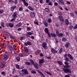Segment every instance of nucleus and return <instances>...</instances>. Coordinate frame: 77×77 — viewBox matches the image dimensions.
<instances>
[{"instance_id": "obj_1", "label": "nucleus", "mask_w": 77, "mask_h": 77, "mask_svg": "<svg viewBox=\"0 0 77 77\" xmlns=\"http://www.w3.org/2000/svg\"><path fill=\"white\" fill-rule=\"evenodd\" d=\"M55 32L56 33V35L57 36H58L59 38H62L63 37V34L62 33H60L59 34V30L57 29H56Z\"/></svg>"}, {"instance_id": "obj_2", "label": "nucleus", "mask_w": 77, "mask_h": 77, "mask_svg": "<svg viewBox=\"0 0 77 77\" xmlns=\"http://www.w3.org/2000/svg\"><path fill=\"white\" fill-rule=\"evenodd\" d=\"M21 71L22 72H23L22 73V76H24V75H26V74H27V75H28V74H29V72H28L27 69H22Z\"/></svg>"}, {"instance_id": "obj_3", "label": "nucleus", "mask_w": 77, "mask_h": 77, "mask_svg": "<svg viewBox=\"0 0 77 77\" xmlns=\"http://www.w3.org/2000/svg\"><path fill=\"white\" fill-rule=\"evenodd\" d=\"M63 69L64 72H65V73H71V70L68 68H63Z\"/></svg>"}, {"instance_id": "obj_4", "label": "nucleus", "mask_w": 77, "mask_h": 77, "mask_svg": "<svg viewBox=\"0 0 77 77\" xmlns=\"http://www.w3.org/2000/svg\"><path fill=\"white\" fill-rule=\"evenodd\" d=\"M42 47H43L45 50H47L48 48V47L47 46V43L45 42H43L42 44Z\"/></svg>"}, {"instance_id": "obj_5", "label": "nucleus", "mask_w": 77, "mask_h": 77, "mask_svg": "<svg viewBox=\"0 0 77 77\" xmlns=\"http://www.w3.org/2000/svg\"><path fill=\"white\" fill-rule=\"evenodd\" d=\"M51 51L53 54H56V53H57V50L53 48H51Z\"/></svg>"}, {"instance_id": "obj_6", "label": "nucleus", "mask_w": 77, "mask_h": 77, "mask_svg": "<svg viewBox=\"0 0 77 77\" xmlns=\"http://www.w3.org/2000/svg\"><path fill=\"white\" fill-rule=\"evenodd\" d=\"M59 18L60 19V21L63 23L65 21V19L63 18V17L62 16H59Z\"/></svg>"}, {"instance_id": "obj_7", "label": "nucleus", "mask_w": 77, "mask_h": 77, "mask_svg": "<svg viewBox=\"0 0 77 77\" xmlns=\"http://www.w3.org/2000/svg\"><path fill=\"white\" fill-rule=\"evenodd\" d=\"M32 44V42L27 41L26 42H24V45H25V46H27L28 45H31Z\"/></svg>"}, {"instance_id": "obj_8", "label": "nucleus", "mask_w": 77, "mask_h": 77, "mask_svg": "<svg viewBox=\"0 0 77 77\" xmlns=\"http://www.w3.org/2000/svg\"><path fill=\"white\" fill-rule=\"evenodd\" d=\"M18 14V12L17 11H15L13 14L12 15L13 18H17V15Z\"/></svg>"}, {"instance_id": "obj_9", "label": "nucleus", "mask_w": 77, "mask_h": 77, "mask_svg": "<svg viewBox=\"0 0 77 77\" xmlns=\"http://www.w3.org/2000/svg\"><path fill=\"white\" fill-rule=\"evenodd\" d=\"M63 0H58V1L59 4H60L61 3L63 6H65V4Z\"/></svg>"}, {"instance_id": "obj_10", "label": "nucleus", "mask_w": 77, "mask_h": 77, "mask_svg": "<svg viewBox=\"0 0 77 77\" xmlns=\"http://www.w3.org/2000/svg\"><path fill=\"white\" fill-rule=\"evenodd\" d=\"M33 35V34H32V33L30 32H27V33L26 34V36L27 38H30V35Z\"/></svg>"}, {"instance_id": "obj_11", "label": "nucleus", "mask_w": 77, "mask_h": 77, "mask_svg": "<svg viewBox=\"0 0 77 77\" xmlns=\"http://www.w3.org/2000/svg\"><path fill=\"white\" fill-rule=\"evenodd\" d=\"M37 72H38V73L39 74H40V75H41L42 76V77H45V75L39 70H37Z\"/></svg>"}, {"instance_id": "obj_12", "label": "nucleus", "mask_w": 77, "mask_h": 77, "mask_svg": "<svg viewBox=\"0 0 77 77\" xmlns=\"http://www.w3.org/2000/svg\"><path fill=\"white\" fill-rule=\"evenodd\" d=\"M35 13L33 12H31L30 13V16L31 18H34L35 17Z\"/></svg>"}, {"instance_id": "obj_13", "label": "nucleus", "mask_w": 77, "mask_h": 77, "mask_svg": "<svg viewBox=\"0 0 77 77\" xmlns=\"http://www.w3.org/2000/svg\"><path fill=\"white\" fill-rule=\"evenodd\" d=\"M4 60H8L9 59V55L5 54H4Z\"/></svg>"}, {"instance_id": "obj_14", "label": "nucleus", "mask_w": 77, "mask_h": 77, "mask_svg": "<svg viewBox=\"0 0 77 77\" xmlns=\"http://www.w3.org/2000/svg\"><path fill=\"white\" fill-rule=\"evenodd\" d=\"M16 8H17V6L16 5H14L11 8L10 11L12 12H13Z\"/></svg>"}, {"instance_id": "obj_15", "label": "nucleus", "mask_w": 77, "mask_h": 77, "mask_svg": "<svg viewBox=\"0 0 77 77\" xmlns=\"http://www.w3.org/2000/svg\"><path fill=\"white\" fill-rule=\"evenodd\" d=\"M44 58H42V59H41L39 60V63H44Z\"/></svg>"}, {"instance_id": "obj_16", "label": "nucleus", "mask_w": 77, "mask_h": 77, "mask_svg": "<svg viewBox=\"0 0 77 77\" xmlns=\"http://www.w3.org/2000/svg\"><path fill=\"white\" fill-rule=\"evenodd\" d=\"M5 37L4 38V39L6 40H7V41L9 39V35L6 34H5Z\"/></svg>"}, {"instance_id": "obj_17", "label": "nucleus", "mask_w": 77, "mask_h": 77, "mask_svg": "<svg viewBox=\"0 0 77 77\" xmlns=\"http://www.w3.org/2000/svg\"><path fill=\"white\" fill-rule=\"evenodd\" d=\"M69 45V42H66L65 45V47L66 48H68Z\"/></svg>"}, {"instance_id": "obj_18", "label": "nucleus", "mask_w": 77, "mask_h": 77, "mask_svg": "<svg viewBox=\"0 0 77 77\" xmlns=\"http://www.w3.org/2000/svg\"><path fill=\"white\" fill-rule=\"evenodd\" d=\"M62 52H63V48H61L60 49L58 53L59 54H61Z\"/></svg>"}, {"instance_id": "obj_19", "label": "nucleus", "mask_w": 77, "mask_h": 77, "mask_svg": "<svg viewBox=\"0 0 77 77\" xmlns=\"http://www.w3.org/2000/svg\"><path fill=\"white\" fill-rule=\"evenodd\" d=\"M51 35L52 37H54V38L57 37V35L54 33H51Z\"/></svg>"}, {"instance_id": "obj_20", "label": "nucleus", "mask_w": 77, "mask_h": 77, "mask_svg": "<svg viewBox=\"0 0 77 77\" xmlns=\"http://www.w3.org/2000/svg\"><path fill=\"white\" fill-rule=\"evenodd\" d=\"M65 23L66 26H68V24H69V20L68 19H66L65 20Z\"/></svg>"}, {"instance_id": "obj_21", "label": "nucleus", "mask_w": 77, "mask_h": 77, "mask_svg": "<svg viewBox=\"0 0 77 77\" xmlns=\"http://www.w3.org/2000/svg\"><path fill=\"white\" fill-rule=\"evenodd\" d=\"M68 57H69L70 59L72 60L74 59L73 57L70 54H68Z\"/></svg>"}, {"instance_id": "obj_22", "label": "nucleus", "mask_w": 77, "mask_h": 77, "mask_svg": "<svg viewBox=\"0 0 77 77\" xmlns=\"http://www.w3.org/2000/svg\"><path fill=\"white\" fill-rule=\"evenodd\" d=\"M24 51L25 52H26V53H28L29 52V49L27 48L26 47H24Z\"/></svg>"}, {"instance_id": "obj_23", "label": "nucleus", "mask_w": 77, "mask_h": 77, "mask_svg": "<svg viewBox=\"0 0 77 77\" xmlns=\"http://www.w3.org/2000/svg\"><path fill=\"white\" fill-rule=\"evenodd\" d=\"M5 66V63L4 62L2 63V64L1 66V68H3Z\"/></svg>"}, {"instance_id": "obj_24", "label": "nucleus", "mask_w": 77, "mask_h": 77, "mask_svg": "<svg viewBox=\"0 0 77 77\" xmlns=\"http://www.w3.org/2000/svg\"><path fill=\"white\" fill-rule=\"evenodd\" d=\"M45 33H50L49 32V31L48 28H45Z\"/></svg>"}, {"instance_id": "obj_25", "label": "nucleus", "mask_w": 77, "mask_h": 77, "mask_svg": "<svg viewBox=\"0 0 77 77\" xmlns=\"http://www.w3.org/2000/svg\"><path fill=\"white\" fill-rule=\"evenodd\" d=\"M25 53H23V54H20L19 55V56L20 57H23V56H26V55H25Z\"/></svg>"}, {"instance_id": "obj_26", "label": "nucleus", "mask_w": 77, "mask_h": 77, "mask_svg": "<svg viewBox=\"0 0 77 77\" xmlns=\"http://www.w3.org/2000/svg\"><path fill=\"white\" fill-rule=\"evenodd\" d=\"M43 23L44 24L45 26H46V27H47L48 26V23H47L46 21H43Z\"/></svg>"}, {"instance_id": "obj_27", "label": "nucleus", "mask_w": 77, "mask_h": 77, "mask_svg": "<svg viewBox=\"0 0 77 77\" xmlns=\"http://www.w3.org/2000/svg\"><path fill=\"white\" fill-rule=\"evenodd\" d=\"M33 65H34L35 68H36V69H38V64L37 63H35Z\"/></svg>"}, {"instance_id": "obj_28", "label": "nucleus", "mask_w": 77, "mask_h": 77, "mask_svg": "<svg viewBox=\"0 0 77 77\" xmlns=\"http://www.w3.org/2000/svg\"><path fill=\"white\" fill-rule=\"evenodd\" d=\"M28 8L29 9V10H30V11H34V9L32 7L30 6H29L28 7Z\"/></svg>"}, {"instance_id": "obj_29", "label": "nucleus", "mask_w": 77, "mask_h": 77, "mask_svg": "<svg viewBox=\"0 0 77 77\" xmlns=\"http://www.w3.org/2000/svg\"><path fill=\"white\" fill-rule=\"evenodd\" d=\"M45 11L46 12H48V13H50V11L47 8H46L45 9Z\"/></svg>"}, {"instance_id": "obj_30", "label": "nucleus", "mask_w": 77, "mask_h": 77, "mask_svg": "<svg viewBox=\"0 0 77 77\" xmlns=\"http://www.w3.org/2000/svg\"><path fill=\"white\" fill-rule=\"evenodd\" d=\"M12 70H13V71L12 72V73L13 74H14L15 72L17 71V70H15V68H14L12 69Z\"/></svg>"}, {"instance_id": "obj_31", "label": "nucleus", "mask_w": 77, "mask_h": 77, "mask_svg": "<svg viewBox=\"0 0 77 77\" xmlns=\"http://www.w3.org/2000/svg\"><path fill=\"white\" fill-rule=\"evenodd\" d=\"M9 27H10L11 28L13 27H14V24L10 23H9Z\"/></svg>"}, {"instance_id": "obj_32", "label": "nucleus", "mask_w": 77, "mask_h": 77, "mask_svg": "<svg viewBox=\"0 0 77 77\" xmlns=\"http://www.w3.org/2000/svg\"><path fill=\"white\" fill-rule=\"evenodd\" d=\"M63 67L64 68H69L70 67V66L69 65H66V66H64Z\"/></svg>"}, {"instance_id": "obj_33", "label": "nucleus", "mask_w": 77, "mask_h": 77, "mask_svg": "<svg viewBox=\"0 0 77 77\" xmlns=\"http://www.w3.org/2000/svg\"><path fill=\"white\" fill-rule=\"evenodd\" d=\"M39 53H40V51L38 50L35 52V54L36 55H38Z\"/></svg>"}, {"instance_id": "obj_34", "label": "nucleus", "mask_w": 77, "mask_h": 77, "mask_svg": "<svg viewBox=\"0 0 77 77\" xmlns=\"http://www.w3.org/2000/svg\"><path fill=\"white\" fill-rule=\"evenodd\" d=\"M8 46L10 50H12V46H11V45L8 44Z\"/></svg>"}, {"instance_id": "obj_35", "label": "nucleus", "mask_w": 77, "mask_h": 77, "mask_svg": "<svg viewBox=\"0 0 77 77\" xmlns=\"http://www.w3.org/2000/svg\"><path fill=\"white\" fill-rule=\"evenodd\" d=\"M18 0H14V2H13V3H14L15 5H17L18 4Z\"/></svg>"}, {"instance_id": "obj_36", "label": "nucleus", "mask_w": 77, "mask_h": 77, "mask_svg": "<svg viewBox=\"0 0 77 77\" xmlns=\"http://www.w3.org/2000/svg\"><path fill=\"white\" fill-rule=\"evenodd\" d=\"M29 61L31 63H32V65H34L35 63V62L33 61V60L32 59H30L29 60Z\"/></svg>"}, {"instance_id": "obj_37", "label": "nucleus", "mask_w": 77, "mask_h": 77, "mask_svg": "<svg viewBox=\"0 0 77 77\" xmlns=\"http://www.w3.org/2000/svg\"><path fill=\"white\" fill-rule=\"evenodd\" d=\"M45 72H46V73H47V74H48L49 75H52V74H51V73L50 72H49L47 71H45Z\"/></svg>"}, {"instance_id": "obj_38", "label": "nucleus", "mask_w": 77, "mask_h": 77, "mask_svg": "<svg viewBox=\"0 0 77 77\" xmlns=\"http://www.w3.org/2000/svg\"><path fill=\"white\" fill-rule=\"evenodd\" d=\"M25 64H26V65H29L30 66V65H31L32 64L31 63L28 62L27 61L25 62Z\"/></svg>"}, {"instance_id": "obj_39", "label": "nucleus", "mask_w": 77, "mask_h": 77, "mask_svg": "<svg viewBox=\"0 0 77 77\" xmlns=\"http://www.w3.org/2000/svg\"><path fill=\"white\" fill-rule=\"evenodd\" d=\"M1 25L2 26V27L3 28H4V27H5V25H5V23H4V22H2L1 23Z\"/></svg>"}, {"instance_id": "obj_40", "label": "nucleus", "mask_w": 77, "mask_h": 77, "mask_svg": "<svg viewBox=\"0 0 77 77\" xmlns=\"http://www.w3.org/2000/svg\"><path fill=\"white\" fill-rule=\"evenodd\" d=\"M62 41L63 42H66V38L64 37L62 39Z\"/></svg>"}, {"instance_id": "obj_41", "label": "nucleus", "mask_w": 77, "mask_h": 77, "mask_svg": "<svg viewBox=\"0 0 77 77\" xmlns=\"http://www.w3.org/2000/svg\"><path fill=\"white\" fill-rule=\"evenodd\" d=\"M16 67L17 69H20V65H18V64H16Z\"/></svg>"}, {"instance_id": "obj_42", "label": "nucleus", "mask_w": 77, "mask_h": 77, "mask_svg": "<svg viewBox=\"0 0 77 77\" xmlns=\"http://www.w3.org/2000/svg\"><path fill=\"white\" fill-rule=\"evenodd\" d=\"M23 5L26 6H27L29 5V3L27 2H26L24 3H23Z\"/></svg>"}, {"instance_id": "obj_43", "label": "nucleus", "mask_w": 77, "mask_h": 77, "mask_svg": "<svg viewBox=\"0 0 77 77\" xmlns=\"http://www.w3.org/2000/svg\"><path fill=\"white\" fill-rule=\"evenodd\" d=\"M5 45L3 43L2 44L0 45V47L2 48H5V47H4Z\"/></svg>"}, {"instance_id": "obj_44", "label": "nucleus", "mask_w": 77, "mask_h": 77, "mask_svg": "<svg viewBox=\"0 0 77 77\" xmlns=\"http://www.w3.org/2000/svg\"><path fill=\"white\" fill-rule=\"evenodd\" d=\"M1 74L3 75H4V76H5V75H6V73H5L4 71H3L2 72H1Z\"/></svg>"}, {"instance_id": "obj_45", "label": "nucleus", "mask_w": 77, "mask_h": 77, "mask_svg": "<svg viewBox=\"0 0 77 77\" xmlns=\"http://www.w3.org/2000/svg\"><path fill=\"white\" fill-rule=\"evenodd\" d=\"M8 2L9 3H13L14 2V0H8Z\"/></svg>"}, {"instance_id": "obj_46", "label": "nucleus", "mask_w": 77, "mask_h": 77, "mask_svg": "<svg viewBox=\"0 0 77 77\" xmlns=\"http://www.w3.org/2000/svg\"><path fill=\"white\" fill-rule=\"evenodd\" d=\"M19 11H22L23 10V8L22 7H20L19 8Z\"/></svg>"}, {"instance_id": "obj_47", "label": "nucleus", "mask_w": 77, "mask_h": 77, "mask_svg": "<svg viewBox=\"0 0 77 77\" xmlns=\"http://www.w3.org/2000/svg\"><path fill=\"white\" fill-rule=\"evenodd\" d=\"M57 62L59 64V65H62V62L60 61H57Z\"/></svg>"}, {"instance_id": "obj_48", "label": "nucleus", "mask_w": 77, "mask_h": 77, "mask_svg": "<svg viewBox=\"0 0 77 77\" xmlns=\"http://www.w3.org/2000/svg\"><path fill=\"white\" fill-rule=\"evenodd\" d=\"M15 19H16L15 18L13 17V18L10 20L11 22H13V21H14L15 20Z\"/></svg>"}, {"instance_id": "obj_49", "label": "nucleus", "mask_w": 77, "mask_h": 77, "mask_svg": "<svg viewBox=\"0 0 77 77\" xmlns=\"http://www.w3.org/2000/svg\"><path fill=\"white\" fill-rule=\"evenodd\" d=\"M52 21V20H51V19L50 18H49L48 19V22L49 23H51Z\"/></svg>"}, {"instance_id": "obj_50", "label": "nucleus", "mask_w": 77, "mask_h": 77, "mask_svg": "<svg viewBox=\"0 0 77 77\" xmlns=\"http://www.w3.org/2000/svg\"><path fill=\"white\" fill-rule=\"evenodd\" d=\"M69 28H70V30H72L74 27H73V26L71 25L69 26Z\"/></svg>"}, {"instance_id": "obj_51", "label": "nucleus", "mask_w": 77, "mask_h": 77, "mask_svg": "<svg viewBox=\"0 0 77 77\" xmlns=\"http://www.w3.org/2000/svg\"><path fill=\"white\" fill-rule=\"evenodd\" d=\"M22 25V23H18L17 25V27H20Z\"/></svg>"}, {"instance_id": "obj_52", "label": "nucleus", "mask_w": 77, "mask_h": 77, "mask_svg": "<svg viewBox=\"0 0 77 77\" xmlns=\"http://www.w3.org/2000/svg\"><path fill=\"white\" fill-rule=\"evenodd\" d=\"M70 16H71V17H74V14L72 13H70Z\"/></svg>"}, {"instance_id": "obj_53", "label": "nucleus", "mask_w": 77, "mask_h": 77, "mask_svg": "<svg viewBox=\"0 0 77 77\" xmlns=\"http://www.w3.org/2000/svg\"><path fill=\"white\" fill-rule=\"evenodd\" d=\"M31 73L32 74H36V72L34 70H32L31 71Z\"/></svg>"}, {"instance_id": "obj_54", "label": "nucleus", "mask_w": 77, "mask_h": 77, "mask_svg": "<svg viewBox=\"0 0 77 77\" xmlns=\"http://www.w3.org/2000/svg\"><path fill=\"white\" fill-rule=\"evenodd\" d=\"M4 12V10H0V14H2Z\"/></svg>"}, {"instance_id": "obj_55", "label": "nucleus", "mask_w": 77, "mask_h": 77, "mask_svg": "<svg viewBox=\"0 0 77 77\" xmlns=\"http://www.w3.org/2000/svg\"><path fill=\"white\" fill-rule=\"evenodd\" d=\"M48 5L49 6H53V3L51 2H49L48 4Z\"/></svg>"}, {"instance_id": "obj_56", "label": "nucleus", "mask_w": 77, "mask_h": 77, "mask_svg": "<svg viewBox=\"0 0 77 77\" xmlns=\"http://www.w3.org/2000/svg\"><path fill=\"white\" fill-rule=\"evenodd\" d=\"M64 63L65 65H69L68 63L66 61L64 62Z\"/></svg>"}, {"instance_id": "obj_57", "label": "nucleus", "mask_w": 77, "mask_h": 77, "mask_svg": "<svg viewBox=\"0 0 77 77\" xmlns=\"http://www.w3.org/2000/svg\"><path fill=\"white\" fill-rule=\"evenodd\" d=\"M16 59L17 61H20V58L19 57H17L16 58Z\"/></svg>"}, {"instance_id": "obj_58", "label": "nucleus", "mask_w": 77, "mask_h": 77, "mask_svg": "<svg viewBox=\"0 0 77 77\" xmlns=\"http://www.w3.org/2000/svg\"><path fill=\"white\" fill-rule=\"evenodd\" d=\"M46 57L47 58V59H48L50 60L51 58V57H50V56H46Z\"/></svg>"}, {"instance_id": "obj_59", "label": "nucleus", "mask_w": 77, "mask_h": 77, "mask_svg": "<svg viewBox=\"0 0 77 77\" xmlns=\"http://www.w3.org/2000/svg\"><path fill=\"white\" fill-rule=\"evenodd\" d=\"M48 35V36L49 38H51V35H50V33L49 32L48 33H47Z\"/></svg>"}, {"instance_id": "obj_60", "label": "nucleus", "mask_w": 77, "mask_h": 77, "mask_svg": "<svg viewBox=\"0 0 77 77\" xmlns=\"http://www.w3.org/2000/svg\"><path fill=\"white\" fill-rule=\"evenodd\" d=\"M73 29H77V24L73 28Z\"/></svg>"}, {"instance_id": "obj_61", "label": "nucleus", "mask_w": 77, "mask_h": 77, "mask_svg": "<svg viewBox=\"0 0 77 77\" xmlns=\"http://www.w3.org/2000/svg\"><path fill=\"white\" fill-rule=\"evenodd\" d=\"M54 5L55 6H57L58 5V3L57 2H55L54 3Z\"/></svg>"}, {"instance_id": "obj_62", "label": "nucleus", "mask_w": 77, "mask_h": 77, "mask_svg": "<svg viewBox=\"0 0 77 77\" xmlns=\"http://www.w3.org/2000/svg\"><path fill=\"white\" fill-rule=\"evenodd\" d=\"M31 30V28L30 27H27V30Z\"/></svg>"}, {"instance_id": "obj_63", "label": "nucleus", "mask_w": 77, "mask_h": 77, "mask_svg": "<svg viewBox=\"0 0 77 77\" xmlns=\"http://www.w3.org/2000/svg\"><path fill=\"white\" fill-rule=\"evenodd\" d=\"M58 14L60 16L62 15V13L60 11L58 12Z\"/></svg>"}, {"instance_id": "obj_64", "label": "nucleus", "mask_w": 77, "mask_h": 77, "mask_svg": "<svg viewBox=\"0 0 77 77\" xmlns=\"http://www.w3.org/2000/svg\"><path fill=\"white\" fill-rule=\"evenodd\" d=\"M6 26L7 27H9V23H6Z\"/></svg>"}]
</instances>
